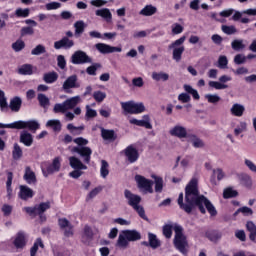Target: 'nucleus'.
<instances>
[{"label": "nucleus", "mask_w": 256, "mask_h": 256, "mask_svg": "<svg viewBox=\"0 0 256 256\" xmlns=\"http://www.w3.org/2000/svg\"><path fill=\"white\" fill-rule=\"evenodd\" d=\"M197 178H193L185 187V198L183 202V193L179 194L178 197V205L180 209L185 211V213H191L194 207H198L199 211L205 215L208 213L211 217H215L217 215V209L207 197L199 194V187ZM205 205V206H203ZM205 207L207 210H205Z\"/></svg>", "instance_id": "1"}, {"label": "nucleus", "mask_w": 256, "mask_h": 256, "mask_svg": "<svg viewBox=\"0 0 256 256\" xmlns=\"http://www.w3.org/2000/svg\"><path fill=\"white\" fill-rule=\"evenodd\" d=\"M79 103H81V96H74L66 99L63 103L55 104L53 111L54 113H65L66 119H68V121H73L75 119V114L67 111L75 109Z\"/></svg>", "instance_id": "2"}, {"label": "nucleus", "mask_w": 256, "mask_h": 256, "mask_svg": "<svg viewBox=\"0 0 256 256\" xmlns=\"http://www.w3.org/2000/svg\"><path fill=\"white\" fill-rule=\"evenodd\" d=\"M76 145L71 149V153H77V155H80V157L83 159V162L89 165L91 163V155H93V150L87 146L89 144V140L78 137L73 140Z\"/></svg>", "instance_id": "3"}, {"label": "nucleus", "mask_w": 256, "mask_h": 256, "mask_svg": "<svg viewBox=\"0 0 256 256\" xmlns=\"http://www.w3.org/2000/svg\"><path fill=\"white\" fill-rule=\"evenodd\" d=\"M173 245L179 253L187 256L189 253V240L187 236L183 233L182 226H175V235L173 239Z\"/></svg>", "instance_id": "4"}, {"label": "nucleus", "mask_w": 256, "mask_h": 256, "mask_svg": "<svg viewBox=\"0 0 256 256\" xmlns=\"http://www.w3.org/2000/svg\"><path fill=\"white\" fill-rule=\"evenodd\" d=\"M135 241H141V233L139 231L123 230L118 236L116 245L117 247H120V249H127L129 247V243Z\"/></svg>", "instance_id": "5"}, {"label": "nucleus", "mask_w": 256, "mask_h": 256, "mask_svg": "<svg viewBox=\"0 0 256 256\" xmlns=\"http://www.w3.org/2000/svg\"><path fill=\"white\" fill-rule=\"evenodd\" d=\"M41 125L36 120L23 121L19 120L10 124L0 123V129H29V131H37Z\"/></svg>", "instance_id": "6"}, {"label": "nucleus", "mask_w": 256, "mask_h": 256, "mask_svg": "<svg viewBox=\"0 0 256 256\" xmlns=\"http://www.w3.org/2000/svg\"><path fill=\"white\" fill-rule=\"evenodd\" d=\"M186 40L187 37L182 36L168 46V49L170 51L172 50V59L176 61V63H179V61H181L183 53H185V46L183 45V43H185Z\"/></svg>", "instance_id": "7"}, {"label": "nucleus", "mask_w": 256, "mask_h": 256, "mask_svg": "<svg viewBox=\"0 0 256 256\" xmlns=\"http://www.w3.org/2000/svg\"><path fill=\"white\" fill-rule=\"evenodd\" d=\"M120 105L125 115H127V113L130 115H139L141 113H145V104L142 102L136 103L135 101H128L121 102Z\"/></svg>", "instance_id": "8"}, {"label": "nucleus", "mask_w": 256, "mask_h": 256, "mask_svg": "<svg viewBox=\"0 0 256 256\" xmlns=\"http://www.w3.org/2000/svg\"><path fill=\"white\" fill-rule=\"evenodd\" d=\"M73 65H85V63H93V59L83 50L75 51L71 56Z\"/></svg>", "instance_id": "9"}, {"label": "nucleus", "mask_w": 256, "mask_h": 256, "mask_svg": "<svg viewBox=\"0 0 256 256\" xmlns=\"http://www.w3.org/2000/svg\"><path fill=\"white\" fill-rule=\"evenodd\" d=\"M135 181L137 183L138 189H143L146 193H153V181L145 178L142 175H136Z\"/></svg>", "instance_id": "10"}, {"label": "nucleus", "mask_w": 256, "mask_h": 256, "mask_svg": "<svg viewBox=\"0 0 256 256\" xmlns=\"http://www.w3.org/2000/svg\"><path fill=\"white\" fill-rule=\"evenodd\" d=\"M61 171V158H54L52 164L48 165L46 168H42V173L44 177H49V175H53V173H59Z\"/></svg>", "instance_id": "11"}, {"label": "nucleus", "mask_w": 256, "mask_h": 256, "mask_svg": "<svg viewBox=\"0 0 256 256\" xmlns=\"http://www.w3.org/2000/svg\"><path fill=\"white\" fill-rule=\"evenodd\" d=\"M95 47L99 53H102V55H107L109 53H121L122 51L121 47H115L105 43H97Z\"/></svg>", "instance_id": "12"}, {"label": "nucleus", "mask_w": 256, "mask_h": 256, "mask_svg": "<svg viewBox=\"0 0 256 256\" xmlns=\"http://www.w3.org/2000/svg\"><path fill=\"white\" fill-rule=\"evenodd\" d=\"M58 224L60 229L64 231L65 237H73V224L67 218H60Z\"/></svg>", "instance_id": "13"}, {"label": "nucleus", "mask_w": 256, "mask_h": 256, "mask_svg": "<svg viewBox=\"0 0 256 256\" xmlns=\"http://www.w3.org/2000/svg\"><path fill=\"white\" fill-rule=\"evenodd\" d=\"M169 135H171L172 137H177L178 139H186L187 128H185V126L177 124L169 130Z\"/></svg>", "instance_id": "14"}, {"label": "nucleus", "mask_w": 256, "mask_h": 256, "mask_svg": "<svg viewBox=\"0 0 256 256\" xmlns=\"http://www.w3.org/2000/svg\"><path fill=\"white\" fill-rule=\"evenodd\" d=\"M81 85L78 82L77 75L69 76L63 83L62 89L69 91V89H79Z\"/></svg>", "instance_id": "15"}, {"label": "nucleus", "mask_w": 256, "mask_h": 256, "mask_svg": "<svg viewBox=\"0 0 256 256\" xmlns=\"http://www.w3.org/2000/svg\"><path fill=\"white\" fill-rule=\"evenodd\" d=\"M124 197L127 199L128 205H130L132 208L138 206L139 203H141V196L133 194L130 190L126 189L124 191Z\"/></svg>", "instance_id": "16"}, {"label": "nucleus", "mask_w": 256, "mask_h": 256, "mask_svg": "<svg viewBox=\"0 0 256 256\" xmlns=\"http://www.w3.org/2000/svg\"><path fill=\"white\" fill-rule=\"evenodd\" d=\"M129 123L131 125H137V127H145V129H153V125H151V118L149 115H144L142 120L138 119H130Z\"/></svg>", "instance_id": "17"}, {"label": "nucleus", "mask_w": 256, "mask_h": 256, "mask_svg": "<svg viewBox=\"0 0 256 256\" xmlns=\"http://www.w3.org/2000/svg\"><path fill=\"white\" fill-rule=\"evenodd\" d=\"M75 46V42L68 37H63L61 40L54 42L55 49H71Z\"/></svg>", "instance_id": "18"}, {"label": "nucleus", "mask_w": 256, "mask_h": 256, "mask_svg": "<svg viewBox=\"0 0 256 256\" xmlns=\"http://www.w3.org/2000/svg\"><path fill=\"white\" fill-rule=\"evenodd\" d=\"M125 156L127 157L129 163H135L139 159V151L135 149L133 146H128L124 150Z\"/></svg>", "instance_id": "19"}, {"label": "nucleus", "mask_w": 256, "mask_h": 256, "mask_svg": "<svg viewBox=\"0 0 256 256\" xmlns=\"http://www.w3.org/2000/svg\"><path fill=\"white\" fill-rule=\"evenodd\" d=\"M23 179L28 185H35V183H37V176L35 175V172L31 170L30 166L25 168Z\"/></svg>", "instance_id": "20"}, {"label": "nucleus", "mask_w": 256, "mask_h": 256, "mask_svg": "<svg viewBox=\"0 0 256 256\" xmlns=\"http://www.w3.org/2000/svg\"><path fill=\"white\" fill-rule=\"evenodd\" d=\"M175 227H181V225L170 222L163 226L162 233L166 239H171V237H173V231L175 233Z\"/></svg>", "instance_id": "21"}, {"label": "nucleus", "mask_w": 256, "mask_h": 256, "mask_svg": "<svg viewBox=\"0 0 256 256\" xmlns=\"http://www.w3.org/2000/svg\"><path fill=\"white\" fill-rule=\"evenodd\" d=\"M68 161H69V165L72 169H78V170H84V171H86V169H87V165H85L81 161V159H79L75 156L69 157Z\"/></svg>", "instance_id": "22"}, {"label": "nucleus", "mask_w": 256, "mask_h": 256, "mask_svg": "<svg viewBox=\"0 0 256 256\" xmlns=\"http://www.w3.org/2000/svg\"><path fill=\"white\" fill-rule=\"evenodd\" d=\"M95 15L97 17H102V19H105L107 23H111L113 20V14H111V10L108 8H101L95 11Z\"/></svg>", "instance_id": "23"}, {"label": "nucleus", "mask_w": 256, "mask_h": 256, "mask_svg": "<svg viewBox=\"0 0 256 256\" xmlns=\"http://www.w3.org/2000/svg\"><path fill=\"white\" fill-rule=\"evenodd\" d=\"M230 113L233 117H243L245 114V106L240 103H234L230 108Z\"/></svg>", "instance_id": "24"}, {"label": "nucleus", "mask_w": 256, "mask_h": 256, "mask_svg": "<svg viewBox=\"0 0 256 256\" xmlns=\"http://www.w3.org/2000/svg\"><path fill=\"white\" fill-rule=\"evenodd\" d=\"M35 195L33 190L29 188V186H20V192H19V197L20 199H23V201H27V199H31Z\"/></svg>", "instance_id": "25"}, {"label": "nucleus", "mask_w": 256, "mask_h": 256, "mask_svg": "<svg viewBox=\"0 0 256 256\" xmlns=\"http://www.w3.org/2000/svg\"><path fill=\"white\" fill-rule=\"evenodd\" d=\"M21 105H23V100H21V97L15 96L10 100L9 108L14 113H19L21 111Z\"/></svg>", "instance_id": "26"}, {"label": "nucleus", "mask_w": 256, "mask_h": 256, "mask_svg": "<svg viewBox=\"0 0 256 256\" xmlns=\"http://www.w3.org/2000/svg\"><path fill=\"white\" fill-rule=\"evenodd\" d=\"M14 245H15L16 249H23V247H25V245H27V238L25 237V233L19 232L16 235V238L14 240Z\"/></svg>", "instance_id": "27"}, {"label": "nucleus", "mask_w": 256, "mask_h": 256, "mask_svg": "<svg viewBox=\"0 0 256 256\" xmlns=\"http://www.w3.org/2000/svg\"><path fill=\"white\" fill-rule=\"evenodd\" d=\"M87 27V25L85 24V21L83 20H78L74 23V35L75 37H81V35H83V33H85V28Z\"/></svg>", "instance_id": "28"}, {"label": "nucleus", "mask_w": 256, "mask_h": 256, "mask_svg": "<svg viewBox=\"0 0 256 256\" xmlns=\"http://www.w3.org/2000/svg\"><path fill=\"white\" fill-rule=\"evenodd\" d=\"M188 139L195 149H203V147H205V142L195 134L188 135Z\"/></svg>", "instance_id": "29"}, {"label": "nucleus", "mask_w": 256, "mask_h": 256, "mask_svg": "<svg viewBox=\"0 0 256 256\" xmlns=\"http://www.w3.org/2000/svg\"><path fill=\"white\" fill-rule=\"evenodd\" d=\"M20 143H23L26 147L33 145V135L27 131H23L20 134Z\"/></svg>", "instance_id": "30"}, {"label": "nucleus", "mask_w": 256, "mask_h": 256, "mask_svg": "<svg viewBox=\"0 0 256 256\" xmlns=\"http://www.w3.org/2000/svg\"><path fill=\"white\" fill-rule=\"evenodd\" d=\"M157 13V7L153 5H146L140 12L139 15H142L143 17H152V15H155Z\"/></svg>", "instance_id": "31"}, {"label": "nucleus", "mask_w": 256, "mask_h": 256, "mask_svg": "<svg viewBox=\"0 0 256 256\" xmlns=\"http://www.w3.org/2000/svg\"><path fill=\"white\" fill-rule=\"evenodd\" d=\"M101 137L104 141H115L117 139L114 130H107L105 128H101Z\"/></svg>", "instance_id": "32"}, {"label": "nucleus", "mask_w": 256, "mask_h": 256, "mask_svg": "<svg viewBox=\"0 0 256 256\" xmlns=\"http://www.w3.org/2000/svg\"><path fill=\"white\" fill-rule=\"evenodd\" d=\"M246 229L249 231V239L256 243V225L252 221L246 223Z\"/></svg>", "instance_id": "33"}, {"label": "nucleus", "mask_w": 256, "mask_h": 256, "mask_svg": "<svg viewBox=\"0 0 256 256\" xmlns=\"http://www.w3.org/2000/svg\"><path fill=\"white\" fill-rule=\"evenodd\" d=\"M37 99L40 107H43V109H48L49 105H51V101L49 100V97H47V95L45 94H38Z\"/></svg>", "instance_id": "34"}, {"label": "nucleus", "mask_w": 256, "mask_h": 256, "mask_svg": "<svg viewBox=\"0 0 256 256\" xmlns=\"http://www.w3.org/2000/svg\"><path fill=\"white\" fill-rule=\"evenodd\" d=\"M153 81H167L169 79V74L167 72H152Z\"/></svg>", "instance_id": "35"}, {"label": "nucleus", "mask_w": 256, "mask_h": 256, "mask_svg": "<svg viewBox=\"0 0 256 256\" xmlns=\"http://www.w3.org/2000/svg\"><path fill=\"white\" fill-rule=\"evenodd\" d=\"M19 75H33V65L23 64L18 69Z\"/></svg>", "instance_id": "36"}, {"label": "nucleus", "mask_w": 256, "mask_h": 256, "mask_svg": "<svg viewBox=\"0 0 256 256\" xmlns=\"http://www.w3.org/2000/svg\"><path fill=\"white\" fill-rule=\"evenodd\" d=\"M148 241L152 249H157V247H161V242L159 241V239H157V235L153 233L148 234Z\"/></svg>", "instance_id": "37"}, {"label": "nucleus", "mask_w": 256, "mask_h": 256, "mask_svg": "<svg viewBox=\"0 0 256 256\" xmlns=\"http://www.w3.org/2000/svg\"><path fill=\"white\" fill-rule=\"evenodd\" d=\"M231 47L233 51H243L246 46L243 39H235L231 42Z\"/></svg>", "instance_id": "38"}, {"label": "nucleus", "mask_w": 256, "mask_h": 256, "mask_svg": "<svg viewBox=\"0 0 256 256\" xmlns=\"http://www.w3.org/2000/svg\"><path fill=\"white\" fill-rule=\"evenodd\" d=\"M57 79H59V74H57V72H49L43 76V81L45 83H55Z\"/></svg>", "instance_id": "39"}, {"label": "nucleus", "mask_w": 256, "mask_h": 256, "mask_svg": "<svg viewBox=\"0 0 256 256\" xmlns=\"http://www.w3.org/2000/svg\"><path fill=\"white\" fill-rule=\"evenodd\" d=\"M151 177H152V179H154L155 192L161 193L163 191V178H161L157 175H152Z\"/></svg>", "instance_id": "40"}, {"label": "nucleus", "mask_w": 256, "mask_h": 256, "mask_svg": "<svg viewBox=\"0 0 256 256\" xmlns=\"http://www.w3.org/2000/svg\"><path fill=\"white\" fill-rule=\"evenodd\" d=\"M48 209H51V202L49 201L36 205L37 215H43Z\"/></svg>", "instance_id": "41"}, {"label": "nucleus", "mask_w": 256, "mask_h": 256, "mask_svg": "<svg viewBox=\"0 0 256 256\" xmlns=\"http://www.w3.org/2000/svg\"><path fill=\"white\" fill-rule=\"evenodd\" d=\"M39 247L43 249L45 245L43 244V240L41 238H37L35 243L33 244L32 248L30 249V256L37 255V251H39Z\"/></svg>", "instance_id": "42"}, {"label": "nucleus", "mask_w": 256, "mask_h": 256, "mask_svg": "<svg viewBox=\"0 0 256 256\" xmlns=\"http://www.w3.org/2000/svg\"><path fill=\"white\" fill-rule=\"evenodd\" d=\"M12 157L13 159H15V161H19V159L23 157V150L21 149V146H19V144L17 143L14 144Z\"/></svg>", "instance_id": "43"}, {"label": "nucleus", "mask_w": 256, "mask_h": 256, "mask_svg": "<svg viewBox=\"0 0 256 256\" xmlns=\"http://www.w3.org/2000/svg\"><path fill=\"white\" fill-rule=\"evenodd\" d=\"M46 127H51L53 131L59 132L61 131V121L57 119L48 120Z\"/></svg>", "instance_id": "44"}, {"label": "nucleus", "mask_w": 256, "mask_h": 256, "mask_svg": "<svg viewBox=\"0 0 256 256\" xmlns=\"http://www.w3.org/2000/svg\"><path fill=\"white\" fill-rule=\"evenodd\" d=\"M100 175L103 179L109 175V163L106 160L101 161Z\"/></svg>", "instance_id": "45"}, {"label": "nucleus", "mask_w": 256, "mask_h": 256, "mask_svg": "<svg viewBox=\"0 0 256 256\" xmlns=\"http://www.w3.org/2000/svg\"><path fill=\"white\" fill-rule=\"evenodd\" d=\"M247 131V122L241 121L239 122V125L234 129V135L238 137V135H241V133Z\"/></svg>", "instance_id": "46"}, {"label": "nucleus", "mask_w": 256, "mask_h": 256, "mask_svg": "<svg viewBox=\"0 0 256 256\" xmlns=\"http://www.w3.org/2000/svg\"><path fill=\"white\" fill-rule=\"evenodd\" d=\"M9 104L7 103V97H5V92L0 90V109L1 111H6L8 109Z\"/></svg>", "instance_id": "47"}, {"label": "nucleus", "mask_w": 256, "mask_h": 256, "mask_svg": "<svg viewBox=\"0 0 256 256\" xmlns=\"http://www.w3.org/2000/svg\"><path fill=\"white\" fill-rule=\"evenodd\" d=\"M239 179L241 181V184L245 185V187H251V185H253V180L251 179V176L247 174L240 175Z\"/></svg>", "instance_id": "48"}, {"label": "nucleus", "mask_w": 256, "mask_h": 256, "mask_svg": "<svg viewBox=\"0 0 256 256\" xmlns=\"http://www.w3.org/2000/svg\"><path fill=\"white\" fill-rule=\"evenodd\" d=\"M184 90L186 91V93H189L190 95H192V97L194 99H196V100L200 99L199 92H197V90L194 89L191 85L185 84L184 85Z\"/></svg>", "instance_id": "49"}, {"label": "nucleus", "mask_w": 256, "mask_h": 256, "mask_svg": "<svg viewBox=\"0 0 256 256\" xmlns=\"http://www.w3.org/2000/svg\"><path fill=\"white\" fill-rule=\"evenodd\" d=\"M82 238L87 240L93 239V229L91 228V226H84Z\"/></svg>", "instance_id": "50"}, {"label": "nucleus", "mask_w": 256, "mask_h": 256, "mask_svg": "<svg viewBox=\"0 0 256 256\" xmlns=\"http://www.w3.org/2000/svg\"><path fill=\"white\" fill-rule=\"evenodd\" d=\"M93 98L97 103H103V101H105V99L107 98V93L102 91H95L93 93Z\"/></svg>", "instance_id": "51"}, {"label": "nucleus", "mask_w": 256, "mask_h": 256, "mask_svg": "<svg viewBox=\"0 0 256 256\" xmlns=\"http://www.w3.org/2000/svg\"><path fill=\"white\" fill-rule=\"evenodd\" d=\"M67 129L72 133V135H81V131L85 129V126L75 127L73 124H68Z\"/></svg>", "instance_id": "52"}, {"label": "nucleus", "mask_w": 256, "mask_h": 256, "mask_svg": "<svg viewBox=\"0 0 256 256\" xmlns=\"http://www.w3.org/2000/svg\"><path fill=\"white\" fill-rule=\"evenodd\" d=\"M103 191V187L98 186L96 188H94L92 191L89 192V194L86 197V201H91V199H95V197H97V195Z\"/></svg>", "instance_id": "53"}, {"label": "nucleus", "mask_w": 256, "mask_h": 256, "mask_svg": "<svg viewBox=\"0 0 256 256\" xmlns=\"http://www.w3.org/2000/svg\"><path fill=\"white\" fill-rule=\"evenodd\" d=\"M133 210L138 213L141 219H144V221H149V218H147V215H145V209L143 208V206L138 204L137 206H134Z\"/></svg>", "instance_id": "54"}, {"label": "nucleus", "mask_w": 256, "mask_h": 256, "mask_svg": "<svg viewBox=\"0 0 256 256\" xmlns=\"http://www.w3.org/2000/svg\"><path fill=\"white\" fill-rule=\"evenodd\" d=\"M205 99H207L208 103H213L215 105L221 101V96L217 94H206Z\"/></svg>", "instance_id": "55"}, {"label": "nucleus", "mask_w": 256, "mask_h": 256, "mask_svg": "<svg viewBox=\"0 0 256 256\" xmlns=\"http://www.w3.org/2000/svg\"><path fill=\"white\" fill-rule=\"evenodd\" d=\"M12 49L16 53H19V51H23V49H25V42L23 40H17L12 44Z\"/></svg>", "instance_id": "56"}, {"label": "nucleus", "mask_w": 256, "mask_h": 256, "mask_svg": "<svg viewBox=\"0 0 256 256\" xmlns=\"http://www.w3.org/2000/svg\"><path fill=\"white\" fill-rule=\"evenodd\" d=\"M207 238L210 241H219V239H221V233H219L218 231H210L206 233Z\"/></svg>", "instance_id": "57"}, {"label": "nucleus", "mask_w": 256, "mask_h": 256, "mask_svg": "<svg viewBox=\"0 0 256 256\" xmlns=\"http://www.w3.org/2000/svg\"><path fill=\"white\" fill-rule=\"evenodd\" d=\"M43 53H47V49L42 44L37 45L31 51V55H43Z\"/></svg>", "instance_id": "58"}, {"label": "nucleus", "mask_w": 256, "mask_h": 256, "mask_svg": "<svg viewBox=\"0 0 256 256\" xmlns=\"http://www.w3.org/2000/svg\"><path fill=\"white\" fill-rule=\"evenodd\" d=\"M97 69H101V64L99 63H94L93 65L89 66L87 69H86V73L88 75H97Z\"/></svg>", "instance_id": "59"}, {"label": "nucleus", "mask_w": 256, "mask_h": 256, "mask_svg": "<svg viewBox=\"0 0 256 256\" xmlns=\"http://www.w3.org/2000/svg\"><path fill=\"white\" fill-rule=\"evenodd\" d=\"M222 31L226 35H235V33H237V28H235V26L223 25L222 26Z\"/></svg>", "instance_id": "60"}, {"label": "nucleus", "mask_w": 256, "mask_h": 256, "mask_svg": "<svg viewBox=\"0 0 256 256\" xmlns=\"http://www.w3.org/2000/svg\"><path fill=\"white\" fill-rule=\"evenodd\" d=\"M224 199H231L232 197H237V191L232 188H227L223 192Z\"/></svg>", "instance_id": "61"}, {"label": "nucleus", "mask_w": 256, "mask_h": 256, "mask_svg": "<svg viewBox=\"0 0 256 256\" xmlns=\"http://www.w3.org/2000/svg\"><path fill=\"white\" fill-rule=\"evenodd\" d=\"M209 87H213V89L221 90V89H227L229 86H227V84H223L221 82L210 81Z\"/></svg>", "instance_id": "62"}, {"label": "nucleus", "mask_w": 256, "mask_h": 256, "mask_svg": "<svg viewBox=\"0 0 256 256\" xmlns=\"http://www.w3.org/2000/svg\"><path fill=\"white\" fill-rule=\"evenodd\" d=\"M184 31V28L179 23H174L172 25V35H181V33Z\"/></svg>", "instance_id": "63"}, {"label": "nucleus", "mask_w": 256, "mask_h": 256, "mask_svg": "<svg viewBox=\"0 0 256 256\" xmlns=\"http://www.w3.org/2000/svg\"><path fill=\"white\" fill-rule=\"evenodd\" d=\"M29 13H30L29 8H25V9L18 8L15 11L16 17H24L25 18V17H27L29 15Z\"/></svg>", "instance_id": "64"}]
</instances>
